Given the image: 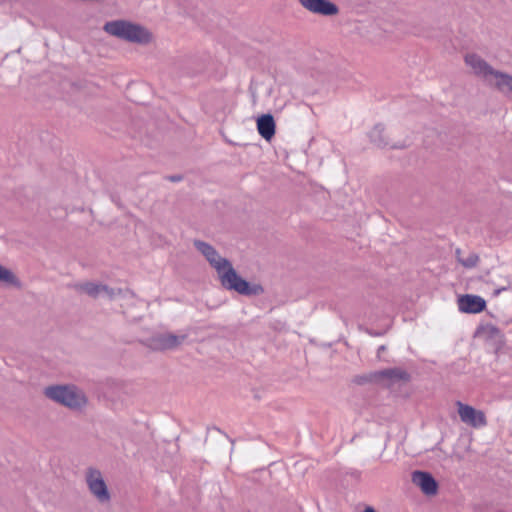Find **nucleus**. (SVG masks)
<instances>
[{
	"label": "nucleus",
	"mask_w": 512,
	"mask_h": 512,
	"mask_svg": "<svg viewBox=\"0 0 512 512\" xmlns=\"http://www.w3.org/2000/svg\"><path fill=\"white\" fill-rule=\"evenodd\" d=\"M104 31L132 43L147 44L152 39L151 33L146 28L126 20L109 21L105 23Z\"/></svg>",
	"instance_id": "nucleus-1"
},
{
	"label": "nucleus",
	"mask_w": 512,
	"mask_h": 512,
	"mask_svg": "<svg viewBox=\"0 0 512 512\" xmlns=\"http://www.w3.org/2000/svg\"><path fill=\"white\" fill-rule=\"evenodd\" d=\"M220 272H217L221 285L230 291H235L244 296H258L264 293V288L260 284H251L243 279L234 269L231 262L223 266Z\"/></svg>",
	"instance_id": "nucleus-2"
},
{
	"label": "nucleus",
	"mask_w": 512,
	"mask_h": 512,
	"mask_svg": "<svg viewBox=\"0 0 512 512\" xmlns=\"http://www.w3.org/2000/svg\"><path fill=\"white\" fill-rule=\"evenodd\" d=\"M47 398L70 409H81L87 404L85 393L75 385H52L44 390Z\"/></svg>",
	"instance_id": "nucleus-3"
},
{
	"label": "nucleus",
	"mask_w": 512,
	"mask_h": 512,
	"mask_svg": "<svg viewBox=\"0 0 512 512\" xmlns=\"http://www.w3.org/2000/svg\"><path fill=\"white\" fill-rule=\"evenodd\" d=\"M465 63L470 66L474 73L482 77L489 84H493L491 82V77L499 80V74H502V71L494 69L486 60H484L481 56L476 53L467 54L465 56Z\"/></svg>",
	"instance_id": "nucleus-4"
},
{
	"label": "nucleus",
	"mask_w": 512,
	"mask_h": 512,
	"mask_svg": "<svg viewBox=\"0 0 512 512\" xmlns=\"http://www.w3.org/2000/svg\"><path fill=\"white\" fill-rule=\"evenodd\" d=\"M186 338V334L175 335L172 333H157L152 335L147 341L151 349L163 351L177 348Z\"/></svg>",
	"instance_id": "nucleus-5"
},
{
	"label": "nucleus",
	"mask_w": 512,
	"mask_h": 512,
	"mask_svg": "<svg viewBox=\"0 0 512 512\" xmlns=\"http://www.w3.org/2000/svg\"><path fill=\"white\" fill-rule=\"evenodd\" d=\"M86 480L91 493L96 496L100 502H106L110 499L106 483L98 470L89 469Z\"/></svg>",
	"instance_id": "nucleus-6"
},
{
	"label": "nucleus",
	"mask_w": 512,
	"mask_h": 512,
	"mask_svg": "<svg viewBox=\"0 0 512 512\" xmlns=\"http://www.w3.org/2000/svg\"><path fill=\"white\" fill-rule=\"evenodd\" d=\"M412 482L427 496H434L438 493L439 484L430 472L422 470L413 471Z\"/></svg>",
	"instance_id": "nucleus-7"
},
{
	"label": "nucleus",
	"mask_w": 512,
	"mask_h": 512,
	"mask_svg": "<svg viewBox=\"0 0 512 512\" xmlns=\"http://www.w3.org/2000/svg\"><path fill=\"white\" fill-rule=\"evenodd\" d=\"M458 414L462 422L472 426L481 427L487 424L486 416L481 410H477L474 407L464 404L460 401L457 402Z\"/></svg>",
	"instance_id": "nucleus-8"
},
{
	"label": "nucleus",
	"mask_w": 512,
	"mask_h": 512,
	"mask_svg": "<svg viewBox=\"0 0 512 512\" xmlns=\"http://www.w3.org/2000/svg\"><path fill=\"white\" fill-rule=\"evenodd\" d=\"M194 246L199 252L202 253V255L206 258L209 264L216 270V272H220V269L224 268L223 266L229 264V260L221 257L219 253L216 251V249L209 243H206L201 240H195Z\"/></svg>",
	"instance_id": "nucleus-9"
},
{
	"label": "nucleus",
	"mask_w": 512,
	"mask_h": 512,
	"mask_svg": "<svg viewBox=\"0 0 512 512\" xmlns=\"http://www.w3.org/2000/svg\"><path fill=\"white\" fill-rule=\"evenodd\" d=\"M459 310L467 314H477L486 309L484 298L473 294H464L458 297Z\"/></svg>",
	"instance_id": "nucleus-10"
},
{
	"label": "nucleus",
	"mask_w": 512,
	"mask_h": 512,
	"mask_svg": "<svg viewBox=\"0 0 512 512\" xmlns=\"http://www.w3.org/2000/svg\"><path fill=\"white\" fill-rule=\"evenodd\" d=\"M379 381L389 380L391 384L399 382L408 383L411 380V375L404 369L399 367L387 368L379 370Z\"/></svg>",
	"instance_id": "nucleus-11"
},
{
	"label": "nucleus",
	"mask_w": 512,
	"mask_h": 512,
	"mask_svg": "<svg viewBox=\"0 0 512 512\" xmlns=\"http://www.w3.org/2000/svg\"><path fill=\"white\" fill-rule=\"evenodd\" d=\"M257 130L262 138L266 141H270L276 130V124L274 117L271 114H262L257 119Z\"/></svg>",
	"instance_id": "nucleus-12"
},
{
	"label": "nucleus",
	"mask_w": 512,
	"mask_h": 512,
	"mask_svg": "<svg viewBox=\"0 0 512 512\" xmlns=\"http://www.w3.org/2000/svg\"><path fill=\"white\" fill-rule=\"evenodd\" d=\"M474 336L483 337L486 340H493L498 346L504 343L503 333L493 324L479 325Z\"/></svg>",
	"instance_id": "nucleus-13"
},
{
	"label": "nucleus",
	"mask_w": 512,
	"mask_h": 512,
	"mask_svg": "<svg viewBox=\"0 0 512 512\" xmlns=\"http://www.w3.org/2000/svg\"><path fill=\"white\" fill-rule=\"evenodd\" d=\"M79 289L85 292L87 295L96 298L100 295H105L108 299H113L115 293L112 288L107 285L98 284L94 282H86L80 284Z\"/></svg>",
	"instance_id": "nucleus-14"
},
{
	"label": "nucleus",
	"mask_w": 512,
	"mask_h": 512,
	"mask_svg": "<svg viewBox=\"0 0 512 512\" xmlns=\"http://www.w3.org/2000/svg\"><path fill=\"white\" fill-rule=\"evenodd\" d=\"M370 141L379 148H386L389 146L388 138L385 135V127L383 124H376L369 132Z\"/></svg>",
	"instance_id": "nucleus-15"
},
{
	"label": "nucleus",
	"mask_w": 512,
	"mask_h": 512,
	"mask_svg": "<svg viewBox=\"0 0 512 512\" xmlns=\"http://www.w3.org/2000/svg\"><path fill=\"white\" fill-rule=\"evenodd\" d=\"M494 86L499 92L512 99V75L506 72L499 74V80L494 82Z\"/></svg>",
	"instance_id": "nucleus-16"
},
{
	"label": "nucleus",
	"mask_w": 512,
	"mask_h": 512,
	"mask_svg": "<svg viewBox=\"0 0 512 512\" xmlns=\"http://www.w3.org/2000/svg\"><path fill=\"white\" fill-rule=\"evenodd\" d=\"M352 382L356 385H365L368 383H380L379 372L374 371L368 374L356 375L352 379Z\"/></svg>",
	"instance_id": "nucleus-17"
},
{
	"label": "nucleus",
	"mask_w": 512,
	"mask_h": 512,
	"mask_svg": "<svg viewBox=\"0 0 512 512\" xmlns=\"http://www.w3.org/2000/svg\"><path fill=\"white\" fill-rule=\"evenodd\" d=\"M339 13L338 6L330 0H322V16H334Z\"/></svg>",
	"instance_id": "nucleus-18"
},
{
	"label": "nucleus",
	"mask_w": 512,
	"mask_h": 512,
	"mask_svg": "<svg viewBox=\"0 0 512 512\" xmlns=\"http://www.w3.org/2000/svg\"><path fill=\"white\" fill-rule=\"evenodd\" d=\"M479 262V255L477 253H470L468 257L460 260V264L465 268H474Z\"/></svg>",
	"instance_id": "nucleus-19"
},
{
	"label": "nucleus",
	"mask_w": 512,
	"mask_h": 512,
	"mask_svg": "<svg viewBox=\"0 0 512 512\" xmlns=\"http://www.w3.org/2000/svg\"><path fill=\"white\" fill-rule=\"evenodd\" d=\"M300 3L309 11L320 14V0H299Z\"/></svg>",
	"instance_id": "nucleus-20"
},
{
	"label": "nucleus",
	"mask_w": 512,
	"mask_h": 512,
	"mask_svg": "<svg viewBox=\"0 0 512 512\" xmlns=\"http://www.w3.org/2000/svg\"><path fill=\"white\" fill-rule=\"evenodd\" d=\"M1 282L13 284L16 282V277L10 270L0 265V283Z\"/></svg>",
	"instance_id": "nucleus-21"
},
{
	"label": "nucleus",
	"mask_w": 512,
	"mask_h": 512,
	"mask_svg": "<svg viewBox=\"0 0 512 512\" xmlns=\"http://www.w3.org/2000/svg\"><path fill=\"white\" fill-rule=\"evenodd\" d=\"M366 332L370 335V336H373V337H378V336H382L384 335V331H375V330H372V329H367Z\"/></svg>",
	"instance_id": "nucleus-22"
},
{
	"label": "nucleus",
	"mask_w": 512,
	"mask_h": 512,
	"mask_svg": "<svg viewBox=\"0 0 512 512\" xmlns=\"http://www.w3.org/2000/svg\"><path fill=\"white\" fill-rule=\"evenodd\" d=\"M167 179L171 182H180L183 177L182 175H171V176H168Z\"/></svg>",
	"instance_id": "nucleus-23"
},
{
	"label": "nucleus",
	"mask_w": 512,
	"mask_h": 512,
	"mask_svg": "<svg viewBox=\"0 0 512 512\" xmlns=\"http://www.w3.org/2000/svg\"><path fill=\"white\" fill-rule=\"evenodd\" d=\"M387 350L386 345H380L377 349V357L381 359V354Z\"/></svg>",
	"instance_id": "nucleus-24"
},
{
	"label": "nucleus",
	"mask_w": 512,
	"mask_h": 512,
	"mask_svg": "<svg viewBox=\"0 0 512 512\" xmlns=\"http://www.w3.org/2000/svg\"><path fill=\"white\" fill-rule=\"evenodd\" d=\"M390 147L392 149H404V148H406V145L404 143H399V144H393Z\"/></svg>",
	"instance_id": "nucleus-25"
},
{
	"label": "nucleus",
	"mask_w": 512,
	"mask_h": 512,
	"mask_svg": "<svg viewBox=\"0 0 512 512\" xmlns=\"http://www.w3.org/2000/svg\"><path fill=\"white\" fill-rule=\"evenodd\" d=\"M455 256H456V259L457 261L460 263V260H463V258L461 257V249L460 248H457L455 250Z\"/></svg>",
	"instance_id": "nucleus-26"
},
{
	"label": "nucleus",
	"mask_w": 512,
	"mask_h": 512,
	"mask_svg": "<svg viewBox=\"0 0 512 512\" xmlns=\"http://www.w3.org/2000/svg\"><path fill=\"white\" fill-rule=\"evenodd\" d=\"M360 474H361V473H360V471H358V470H353V471H351V473H350V475H351L352 477H354L355 479H359V478H360Z\"/></svg>",
	"instance_id": "nucleus-27"
},
{
	"label": "nucleus",
	"mask_w": 512,
	"mask_h": 512,
	"mask_svg": "<svg viewBox=\"0 0 512 512\" xmlns=\"http://www.w3.org/2000/svg\"><path fill=\"white\" fill-rule=\"evenodd\" d=\"M363 512H376V510H375L373 507H371V506H367V507L363 510Z\"/></svg>",
	"instance_id": "nucleus-28"
},
{
	"label": "nucleus",
	"mask_w": 512,
	"mask_h": 512,
	"mask_svg": "<svg viewBox=\"0 0 512 512\" xmlns=\"http://www.w3.org/2000/svg\"><path fill=\"white\" fill-rule=\"evenodd\" d=\"M506 289H507L506 287L498 288V289L495 290L494 294L498 295V294H500L502 291H504Z\"/></svg>",
	"instance_id": "nucleus-29"
}]
</instances>
